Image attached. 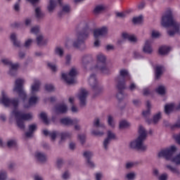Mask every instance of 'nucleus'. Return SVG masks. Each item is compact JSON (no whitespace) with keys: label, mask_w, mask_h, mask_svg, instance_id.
<instances>
[{"label":"nucleus","mask_w":180,"mask_h":180,"mask_svg":"<svg viewBox=\"0 0 180 180\" xmlns=\"http://www.w3.org/2000/svg\"><path fill=\"white\" fill-rule=\"evenodd\" d=\"M25 82V79H17L13 87V92H17L19 94V98L21 99L23 108H25V109H29V108H31V106L36 105V103L39 102V97L37 94H30V97L27 102V94L23 89Z\"/></svg>","instance_id":"f257e3e1"},{"label":"nucleus","mask_w":180,"mask_h":180,"mask_svg":"<svg viewBox=\"0 0 180 180\" xmlns=\"http://www.w3.org/2000/svg\"><path fill=\"white\" fill-rule=\"evenodd\" d=\"M161 25L164 27H169L171 29L167 30L169 36H174L176 33H179L180 23L174 20V11L168 8L162 15Z\"/></svg>","instance_id":"f03ea898"},{"label":"nucleus","mask_w":180,"mask_h":180,"mask_svg":"<svg viewBox=\"0 0 180 180\" xmlns=\"http://www.w3.org/2000/svg\"><path fill=\"white\" fill-rule=\"evenodd\" d=\"M138 137L131 142H129V147L132 150H138V151H147V145L144 144L147 139V130L143 127L139 125L138 127Z\"/></svg>","instance_id":"7ed1b4c3"},{"label":"nucleus","mask_w":180,"mask_h":180,"mask_svg":"<svg viewBox=\"0 0 180 180\" xmlns=\"http://www.w3.org/2000/svg\"><path fill=\"white\" fill-rule=\"evenodd\" d=\"M32 119H33V113H23L18 109L13 110L9 117L10 122H13V120L16 121L17 126L20 130H25V121L32 120Z\"/></svg>","instance_id":"20e7f679"},{"label":"nucleus","mask_w":180,"mask_h":180,"mask_svg":"<svg viewBox=\"0 0 180 180\" xmlns=\"http://www.w3.org/2000/svg\"><path fill=\"white\" fill-rule=\"evenodd\" d=\"M89 34H91V30L89 29L84 33L77 34L72 41V46L77 50H84L85 49V40L89 37Z\"/></svg>","instance_id":"39448f33"},{"label":"nucleus","mask_w":180,"mask_h":180,"mask_svg":"<svg viewBox=\"0 0 180 180\" xmlns=\"http://www.w3.org/2000/svg\"><path fill=\"white\" fill-rule=\"evenodd\" d=\"M130 79V75L127 70L122 69L120 71V76L116 78L117 82H118V89H124L126 88V80Z\"/></svg>","instance_id":"423d86ee"},{"label":"nucleus","mask_w":180,"mask_h":180,"mask_svg":"<svg viewBox=\"0 0 180 180\" xmlns=\"http://www.w3.org/2000/svg\"><path fill=\"white\" fill-rule=\"evenodd\" d=\"M106 34H108V27H106L97 28L94 30V47H99L101 46V37L106 36Z\"/></svg>","instance_id":"0eeeda50"},{"label":"nucleus","mask_w":180,"mask_h":180,"mask_svg":"<svg viewBox=\"0 0 180 180\" xmlns=\"http://www.w3.org/2000/svg\"><path fill=\"white\" fill-rule=\"evenodd\" d=\"M78 75L77 68H72L68 73H62V79L66 82V84H75V77Z\"/></svg>","instance_id":"6e6552de"},{"label":"nucleus","mask_w":180,"mask_h":180,"mask_svg":"<svg viewBox=\"0 0 180 180\" xmlns=\"http://www.w3.org/2000/svg\"><path fill=\"white\" fill-rule=\"evenodd\" d=\"M0 103H2L4 106H11L13 105L14 108H16L18 105H19V101L18 100H13L11 101L9 98H8V95L6 94V91H1V97L0 98Z\"/></svg>","instance_id":"1a4fd4ad"},{"label":"nucleus","mask_w":180,"mask_h":180,"mask_svg":"<svg viewBox=\"0 0 180 180\" xmlns=\"http://www.w3.org/2000/svg\"><path fill=\"white\" fill-rule=\"evenodd\" d=\"M1 61L4 65H8V67H11L8 74H10V75H15L13 71H16V70L19 68V63H13L12 60L6 58H1Z\"/></svg>","instance_id":"9d476101"},{"label":"nucleus","mask_w":180,"mask_h":180,"mask_svg":"<svg viewBox=\"0 0 180 180\" xmlns=\"http://www.w3.org/2000/svg\"><path fill=\"white\" fill-rule=\"evenodd\" d=\"M89 92L85 89H82L79 91L77 95L78 99L79 101L80 106L84 108L86 105V98L88 97Z\"/></svg>","instance_id":"9b49d317"},{"label":"nucleus","mask_w":180,"mask_h":180,"mask_svg":"<svg viewBox=\"0 0 180 180\" xmlns=\"http://www.w3.org/2000/svg\"><path fill=\"white\" fill-rule=\"evenodd\" d=\"M91 71H100L101 74H110V68L109 66L106 65L105 63L101 65V64H96L93 68H91Z\"/></svg>","instance_id":"f8f14e48"},{"label":"nucleus","mask_w":180,"mask_h":180,"mask_svg":"<svg viewBox=\"0 0 180 180\" xmlns=\"http://www.w3.org/2000/svg\"><path fill=\"white\" fill-rule=\"evenodd\" d=\"M88 83L89 85L91 86L92 89H94L95 91H96V92H98V91L102 92V88L98 86V80L96 79V75H91L88 79Z\"/></svg>","instance_id":"ddd939ff"},{"label":"nucleus","mask_w":180,"mask_h":180,"mask_svg":"<svg viewBox=\"0 0 180 180\" xmlns=\"http://www.w3.org/2000/svg\"><path fill=\"white\" fill-rule=\"evenodd\" d=\"M41 85V82H40V79H34L30 86V94L34 95L36 94L37 92H39L40 91Z\"/></svg>","instance_id":"4468645a"},{"label":"nucleus","mask_w":180,"mask_h":180,"mask_svg":"<svg viewBox=\"0 0 180 180\" xmlns=\"http://www.w3.org/2000/svg\"><path fill=\"white\" fill-rule=\"evenodd\" d=\"M153 39H146L142 48V51L145 54H153Z\"/></svg>","instance_id":"2eb2a0df"},{"label":"nucleus","mask_w":180,"mask_h":180,"mask_svg":"<svg viewBox=\"0 0 180 180\" xmlns=\"http://www.w3.org/2000/svg\"><path fill=\"white\" fill-rule=\"evenodd\" d=\"M79 122L78 118L71 119L70 117H65L60 119V122L64 126H72V124H77Z\"/></svg>","instance_id":"dca6fc26"},{"label":"nucleus","mask_w":180,"mask_h":180,"mask_svg":"<svg viewBox=\"0 0 180 180\" xmlns=\"http://www.w3.org/2000/svg\"><path fill=\"white\" fill-rule=\"evenodd\" d=\"M36 42L39 47H44V46H47L49 39L46 38L44 34H39L38 36H37Z\"/></svg>","instance_id":"f3484780"},{"label":"nucleus","mask_w":180,"mask_h":180,"mask_svg":"<svg viewBox=\"0 0 180 180\" xmlns=\"http://www.w3.org/2000/svg\"><path fill=\"white\" fill-rule=\"evenodd\" d=\"M122 37L124 40H128L130 43H137L139 41V39L136 35L128 32H122Z\"/></svg>","instance_id":"a211bd4d"},{"label":"nucleus","mask_w":180,"mask_h":180,"mask_svg":"<svg viewBox=\"0 0 180 180\" xmlns=\"http://www.w3.org/2000/svg\"><path fill=\"white\" fill-rule=\"evenodd\" d=\"M56 113H67L68 112V105L65 103H60L54 108Z\"/></svg>","instance_id":"6ab92c4d"},{"label":"nucleus","mask_w":180,"mask_h":180,"mask_svg":"<svg viewBox=\"0 0 180 180\" xmlns=\"http://www.w3.org/2000/svg\"><path fill=\"white\" fill-rule=\"evenodd\" d=\"M34 157L35 160H37V161H39L40 162H44L45 161H47V155L44 153L37 151L34 154Z\"/></svg>","instance_id":"aec40b11"},{"label":"nucleus","mask_w":180,"mask_h":180,"mask_svg":"<svg viewBox=\"0 0 180 180\" xmlns=\"http://www.w3.org/2000/svg\"><path fill=\"white\" fill-rule=\"evenodd\" d=\"M57 6V0H49L46 9L49 13H53Z\"/></svg>","instance_id":"412c9836"},{"label":"nucleus","mask_w":180,"mask_h":180,"mask_svg":"<svg viewBox=\"0 0 180 180\" xmlns=\"http://www.w3.org/2000/svg\"><path fill=\"white\" fill-rule=\"evenodd\" d=\"M10 40L12 41L15 47H20V46H22L20 41L18 40V34L15 32H13L10 34Z\"/></svg>","instance_id":"4be33fe9"},{"label":"nucleus","mask_w":180,"mask_h":180,"mask_svg":"<svg viewBox=\"0 0 180 180\" xmlns=\"http://www.w3.org/2000/svg\"><path fill=\"white\" fill-rule=\"evenodd\" d=\"M96 60L97 61V64L103 65L106 64V56L102 53H99L96 56Z\"/></svg>","instance_id":"5701e85b"},{"label":"nucleus","mask_w":180,"mask_h":180,"mask_svg":"<svg viewBox=\"0 0 180 180\" xmlns=\"http://www.w3.org/2000/svg\"><path fill=\"white\" fill-rule=\"evenodd\" d=\"M43 133L44 136H49L52 141H55L56 139H57V136L59 134L58 131H53L50 132L49 131V130H46V129L43 130Z\"/></svg>","instance_id":"b1692460"},{"label":"nucleus","mask_w":180,"mask_h":180,"mask_svg":"<svg viewBox=\"0 0 180 180\" xmlns=\"http://www.w3.org/2000/svg\"><path fill=\"white\" fill-rule=\"evenodd\" d=\"M174 110H176L175 104L174 103H168L165 106V112L166 115H169Z\"/></svg>","instance_id":"393cba45"},{"label":"nucleus","mask_w":180,"mask_h":180,"mask_svg":"<svg viewBox=\"0 0 180 180\" xmlns=\"http://www.w3.org/2000/svg\"><path fill=\"white\" fill-rule=\"evenodd\" d=\"M62 10L58 13L59 16H63L65 13H70L71 12V7L68 4H63L61 6Z\"/></svg>","instance_id":"a878e982"},{"label":"nucleus","mask_w":180,"mask_h":180,"mask_svg":"<svg viewBox=\"0 0 180 180\" xmlns=\"http://www.w3.org/2000/svg\"><path fill=\"white\" fill-rule=\"evenodd\" d=\"M37 129V125H36V124H32L30 125L29 130L25 134L26 137H32V136H33V133H34V131H36Z\"/></svg>","instance_id":"bb28decb"},{"label":"nucleus","mask_w":180,"mask_h":180,"mask_svg":"<svg viewBox=\"0 0 180 180\" xmlns=\"http://www.w3.org/2000/svg\"><path fill=\"white\" fill-rule=\"evenodd\" d=\"M159 54L160 56H166V54L169 53L171 51V47L167 46H162L159 48Z\"/></svg>","instance_id":"cd10ccee"},{"label":"nucleus","mask_w":180,"mask_h":180,"mask_svg":"<svg viewBox=\"0 0 180 180\" xmlns=\"http://www.w3.org/2000/svg\"><path fill=\"white\" fill-rule=\"evenodd\" d=\"M165 70V68H164V66H162L161 65H156V68H155L156 78H160V77H161V75H162V73L164 72Z\"/></svg>","instance_id":"c85d7f7f"},{"label":"nucleus","mask_w":180,"mask_h":180,"mask_svg":"<svg viewBox=\"0 0 180 180\" xmlns=\"http://www.w3.org/2000/svg\"><path fill=\"white\" fill-rule=\"evenodd\" d=\"M165 167L167 168V169H169V171L172 172V174H174L175 175H177V176L180 175L179 169L176 167H174L171 165H165Z\"/></svg>","instance_id":"c756f323"},{"label":"nucleus","mask_w":180,"mask_h":180,"mask_svg":"<svg viewBox=\"0 0 180 180\" xmlns=\"http://www.w3.org/2000/svg\"><path fill=\"white\" fill-rule=\"evenodd\" d=\"M146 108L147 110H143L142 112L143 116H144L145 117H148L149 115H151V103L150 101H147L146 102Z\"/></svg>","instance_id":"7c9ffc66"},{"label":"nucleus","mask_w":180,"mask_h":180,"mask_svg":"<svg viewBox=\"0 0 180 180\" xmlns=\"http://www.w3.org/2000/svg\"><path fill=\"white\" fill-rule=\"evenodd\" d=\"M161 117H162V112H158L153 115V119L152 121V123H154V124H156V123H158L160 120H161Z\"/></svg>","instance_id":"2f4dec72"},{"label":"nucleus","mask_w":180,"mask_h":180,"mask_svg":"<svg viewBox=\"0 0 180 180\" xmlns=\"http://www.w3.org/2000/svg\"><path fill=\"white\" fill-rule=\"evenodd\" d=\"M155 91L159 95H165L167 94V88L164 85H160L156 88Z\"/></svg>","instance_id":"473e14b6"},{"label":"nucleus","mask_w":180,"mask_h":180,"mask_svg":"<svg viewBox=\"0 0 180 180\" xmlns=\"http://www.w3.org/2000/svg\"><path fill=\"white\" fill-rule=\"evenodd\" d=\"M131 126V124L127 120H122L120 122V129H129Z\"/></svg>","instance_id":"72a5a7b5"},{"label":"nucleus","mask_w":180,"mask_h":180,"mask_svg":"<svg viewBox=\"0 0 180 180\" xmlns=\"http://www.w3.org/2000/svg\"><path fill=\"white\" fill-rule=\"evenodd\" d=\"M107 122L110 127L115 128V126H116V121H115V117H113L111 115L108 116Z\"/></svg>","instance_id":"f704fd0d"},{"label":"nucleus","mask_w":180,"mask_h":180,"mask_svg":"<svg viewBox=\"0 0 180 180\" xmlns=\"http://www.w3.org/2000/svg\"><path fill=\"white\" fill-rule=\"evenodd\" d=\"M55 54L59 57H63L64 56V49L61 46H57L55 49Z\"/></svg>","instance_id":"c9c22d12"},{"label":"nucleus","mask_w":180,"mask_h":180,"mask_svg":"<svg viewBox=\"0 0 180 180\" xmlns=\"http://www.w3.org/2000/svg\"><path fill=\"white\" fill-rule=\"evenodd\" d=\"M7 168L9 171H15L18 168V165L15 162H9L7 165Z\"/></svg>","instance_id":"e433bc0d"},{"label":"nucleus","mask_w":180,"mask_h":180,"mask_svg":"<svg viewBox=\"0 0 180 180\" xmlns=\"http://www.w3.org/2000/svg\"><path fill=\"white\" fill-rule=\"evenodd\" d=\"M35 16L38 19H40V18H43V16H44V14H43V12H41V8L40 7H37L35 8Z\"/></svg>","instance_id":"4c0bfd02"},{"label":"nucleus","mask_w":180,"mask_h":180,"mask_svg":"<svg viewBox=\"0 0 180 180\" xmlns=\"http://www.w3.org/2000/svg\"><path fill=\"white\" fill-rule=\"evenodd\" d=\"M83 155L88 161V160H91L94 157V153L91 150H86L84 152Z\"/></svg>","instance_id":"58836bf2"},{"label":"nucleus","mask_w":180,"mask_h":180,"mask_svg":"<svg viewBox=\"0 0 180 180\" xmlns=\"http://www.w3.org/2000/svg\"><path fill=\"white\" fill-rule=\"evenodd\" d=\"M132 22L133 23H134V25H139V23H141L143 22V16L139 15L136 17H134L132 19Z\"/></svg>","instance_id":"ea45409f"},{"label":"nucleus","mask_w":180,"mask_h":180,"mask_svg":"<svg viewBox=\"0 0 180 180\" xmlns=\"http://www.w3.org/2000/svg\"><path fill=\"white\" fill-rule=\"evenodd\" d=\"M33 43H34V39L32 38H28L25 40L24 46L25 47H26V49H29V47H30V46H32Z\"/></svg>","instance_id":"a19ab883"},{"label":"nucleus","mask_w":180,"mask_h":180,"mask_svg":"<svg viewBox=\"0 0 180 180\" xmlns=\"http://www.w3.org/2000/svg\"><path fill=\"white\" fill-rule=\"evenodd\" d=\"M151 37L153 39H158V38L161 37V33H160V32H158L155 30H152V32H151Z\"/></svg>","instance_id":"79ce46f5"},{"label":"nucleus","mask_w":180,"mask_h":180,"mask_svg":"<svg viewBox=\"0 0 180 180\" xmlns=\"http://www.w3.org/2000/svg\"><path fill=\"white\" fill-rule=\"evenodd\" d=\"M125 178L126 179L133 180L136 178V173L134 172H131L129 173H127L125 175Z\"/></svg>","instance_id":"37998d69"},{"label":"nucleus","mask_w":180,"mask_h":180,"mask_svg":"<svg viewBox=\"0 0 180 180\" xmlns=\"http://www.w3.org/2000/svg\"><path fill=\"white\" fill-rule=\"evenodd\" d=\"M94 126L95 127H105V124H101L99 118H96L94 121Z\"/></svg>","instance_id":"c03bdc74"},{"label":"nucleus","mask_w":180,"mask_h":180,"mask_svg":"<svg viewBox=\"0 0 180 180\" xmlns=\"http://www.w3.org/2000/svg\"><path fill=\"white\" fill-rule=\"evenodd\" d=\"M39 117L46 123V124H49V120L47 119V114H46V112H41Z\"/></svg>","instance_id":"a18cd8bd"},{"label":"nucleus","mask_w":180,"mask_h":180,"mask_svg":"<svg viewBox=\"0 0 180 180\" xmlns=\"http://www.w3.org/2000/svg\"><path fill=\"white\" fill-rule=\"evenodd\" d=\"M136 165H139V162H128L126 163V168L129 169L134 167H136Z\"/></svg>","instance_id":"49530a36"},{"label":"nucleus","mask_w":180,"mask_h":180,"mask_svg":"<svg viewBox=\"0 0 180 180\" xmlns=\"http://www.w3.org/2000/svg\"><path fill=\"white\" fill-rule=\"evenodd\" d=\"M40 32V27L39 25L34 26L30 30V33L33 34H37Z\"/></svg>","instance_id":"de8ad7c7"},{"label":"nucleus","mask_w":180,"mask_h":180,"mask_svg":"<svg viewBox=\"0 0 180 180\" xmlns=\"http://www.w3.org/2000/svg\"><path fill=\"white\" fill-rule=\"evenodd\" d=\"M107 139H108L110 141L115 140L116 139V135L112 131H108Z\"/></svg>","instance_id":"09e8293b"},{"label":"nucleus","mask_w":180,"mask_h":180,"mask_svg":"<svg viewBox=\"0 0 180 180\" xmlns=\"http://www.w3.org/2000/svg\"><path fill=\"white\" fill-rule=\"evenodd\" d=\"M104 9H105V6L98 5L95 7L94 11V13H99L102 12V11H103Z\"/></svg>","instance_id":"8fccbe9b"},{"label":"nucleus","mask_w":180,"mask_h":180,"mask_svg":"<svg viewBox=\"0 0 180 180\" xmlns=\"http://www.w3.org/2000/svg\"><path fill=\"white\" fill-rule=\"evenodd\" d=\"M47 65L51 71H57V65L51 62H48Z\"/></svg>","instance_id":"3c124183"},{"label":"nucleus","mask_w":180,"mask_h":180,"mask_svg":"<svg viewBox=\"0 0 180 180\" xmlns=\"http://www.w3.org/2000/svg\"><path fill=\"white\" fill-rule=\"evenodd\" d=\"M70 178H71V174L70 173V172L65 171L62 174V179L67 180L70 179Z\"/></svg>","instance_id":"603ef678"},{"label":"nucleus","mask_w":180,"mask_h":180,"mask_svg":"<svg viewBox=\"0 0 180 180\" xmlns=\"http://www.w3.org/2000/svg\"><path fill=\"white\" fill-rule=\"evenodd\" d=\"M8 179V172L6 171H1L0 172V180H6Z\"/></svg>","instance_id":"864d4df0"},{"label":"nucleus","mask_w":180,"mask_h":180,"mask_svg":"<svg viewBox=\"0 0 180 180\" xmlns=\"http://www.w3.org/2000/svg\"><path fill=\"white\" fill-rule=\"evenodd\" d=\"M8 147H15L16 146V140L10 139L7 141Z\"/></svg>","instance_id":"5fc2aeb1"},{"label":"nucleus","mask_w":180,"mask_h":180,"mask_svg":"<svg viewBox=\"0 0 180 180\" xmlns=\"http://www.w3.org/2000/svg\"><path fill=\"white\" fill-rule=\"evenodd\" d=\"M158 180H168V174L167 173H162V174H160L158 177Z\"/></svg>","instance_id":"6e6d98bb"},{"label":"nucleus","mask_w":180,"mask_h":180,"mask_svg":"<svg viewBox=\"0 0 180 180\" xmlns=\"http://www.w3.org/2000/svg\"><path fill=\"white\" fill-rule=\"evenodd\" d=\"M110 143V139L106 138L103 141V148L105 150H108L109 148V144Z\"/></svg>","instance_id":"4d7b16f0"},{"label":"nucleus","mask_w":180,"mask_h":180,"mask_svg":"<svg viewBox=\"0 0 180 180\" xmlns=\"http://www.w3.org/2000/svg\"><path fill=\"white\" fill-rule=\"evenodd\" d=\"M44 88L47 92H52V91H54V86H53V84H46Z\"/></svg>","instance_id":"13d9d810"},{"label":"nucleus","mask_w":180,"mask_h":180,"mask_svg":"<svg viewBox=\"0 0 180 180\" xmlns=\"http://www.w3.org/2000/svg\"><path fill=\"white\" fill-rule=\"evenodd\" d=\"M133 57L135 60H141V58H143V56L137 51L134 52Z\"/></svg>","instance_id":"bf43d9fd"},{"label":"nucleus","mask_w":180,"mask_h":180,"mask_svg":"<svg viewBox=\"0 0 180 180\" xmlns=\"http://www.w3.org/2000/svg\"><path fill=\"white\" fill-rule=\"evenodd\" d=\"M86 165L89 167V168H95L96 165L91 160H86Z\"/></svg>","instance_id":"052dcab7"},{"label":"nucleus","mask_w":180,"mask_h":180,"mask_svg":"<svg viewBox=\"0 0 180 180\" xmlns=\"http://www.w3.org/2000/svg\"><path fill=\"white\" fill-rule=\"evenodd\" d=\"M70 134L68 132H63L61 134L60 141H64L67 137H70Z\"/></svg>","instance_id":"680f3d73"},{"label":"nucleus","mask_w":180,"mask_h":180,"mask_svg":"<svg viewBox=\"0 0 180 180\" xmlns=\"http://www.w3.org/2000/svg\"><path fill=\"white\" fill-rule=\"evenodd\" d=\"M103 179V174L101 172H97L95 174L96 180H102Z\"/></svg>","instance_id":"e2e57ef3"},{"label":"nucleus","mask_w":180,"mask_h":180,"mask_svg":"<svg viewBox=\"0 0 180 180\" xmlns=\"http://www.w3.org/2000/svg\"><path fill=\"white\" fill-rule=\"evenodd\" d=\"M70 110L72 113H78L79 112V109H78V107L77 105H72L70 108Z\"/></svg>","instance_id":"0e129e2a"},{"label":"nucleus","mask_w":180,"mask_h":180,"mask_svg":"<svg viewBox=\"0 0 180 180\" xmlns=\"http://www.w3.org/2000/svg\"><path fill=\"white\" fill-rule=\"evenodd\" d=\"M129 89L130 91H136V89H139V87L134 84V82H132L130 84Z\"/></svg>","instance_id":"69168bd1"},{"label":"nucleus","mask_w":180,"mask_h":180,"mask_svg":"<svg viewBox=\"0 0 180 180\" xmlns=\"http://www.w3.org/2000/svg\"><path fill=\"white\" fill-rule=\"evenodd\" d=\"M78 140L82 143L84 144L85 143L86 137L85 135H79Z\"/></svg>","instance_id":"338daca9"},{"label":"nucleus","mask_w":180,"mask_h":180,"mask_svg":"<svg viewBox=\"0 0 180 180\" xmlns=\"http://www.w3.org/2000/svg\"><path fill=\"white\" fill-rule=\"evenodd\" d=\"M153 174L154 176H155L156 178H158V176H160V170L157 168H154L153 169Z\"/></svg>","instance_id":"774afa93"}]
</instances>
